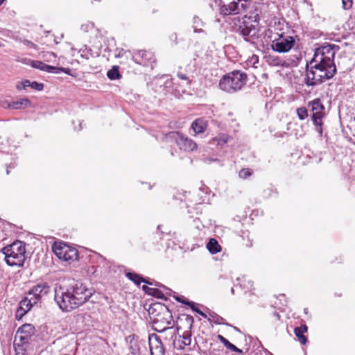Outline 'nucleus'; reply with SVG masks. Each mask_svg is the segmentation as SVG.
I'll return each mask as SVG.
<instances>
[{
    "label": "nucleus",
    "instance_id": "nucleus-25",
    "mask_svg": "<svg viewBox=\"0 0 355 355\" xmlns=\"http://www.w3.org/2000/svg\"><path fill=\"white\" fill-rule=\"evenodd\" d=\"M107 76L110 80L121 78V75L119 73V67L118 66H113L112 69L107 71Z\"/></svg>",
    "mask_w": 355,
    "mask_h": 355
},
{
    "label": "nucleus",
    "instance_id": "nucleus-11",
    "mask_svg": "<svg viewBox=\"0 0 355 355\" xmlns=\"http://www.w3.org/2000/svg\"><path fill=\"white\" fill-rule=\"evenodd\" d=\"M167 140L174 141L181 150L184 151H194L197 149L196 143L191 139L184 136L179 132H171L166 135Z\"/></svg>",
    "mask_w": 355,
    "mask_h": 355
},
{
    "label": "nucleus",
    "instance_id": "nucleus-24",
    "mask_svg": "<svg viewBox=\"0 0 355 355\" xmlns=\"http://www.w3.org/2000/svg\"><path fill=\"white\" fill-rule=\"evenodd\" d=\"M204 25V22L198 17L195 16L193 18V28L195 33H205V31L202 29Z\"/></svg>",
    "mask_w": 355,
    "mask_h": 355
},
{
    "label": "nucleus",
    "instance_id": "nucleus-50",
    "mask_svg": "<svg viewBox=\"0 0 355 355\" xmlns=\"http://www.w3.org/2000/svg\"><path fill=\"white\" fill-rule=\"evenodd\" d=\"M231 292H232V294L234 293V288H232Z\"/></svg>",
    "mask_w": 355,
    "mask_h": 355
},
{
    "label": "nucleus",
    "instance_id": "nucleus-39",
    "mask_svg": "<svg viewBox=\"0 0 355 355\" xmlns=\"http://www.w3.org/2000/svg\"><path fill=\"white\" fill-rule=\"evenodd\" d=\"M177 76H178V77L180 79H182V80H188L187 76L185 74H184V73H181V72H178V73H177Z\"/></svg>",
    "mask_w": 355,
    "mask_h": 355
},
{
    "label": "nucleus",
    "instance_id": "nucleus-9",
    "mask_svg": "<svg viewBox=\"0 0 355 355\" xmlns=\"http://www.w3.org/2000/svg\"><path fill=\"white\" fill-rule=\"evenodd\" d=\"M295 40L293 36L285 33H277L272 40L271 48L278 53L288 52L295 45Z\"/></svg>",
    "mask_w": 355,
    "mask_h": 355
},
{
    "label": "nucleus",
    "instance_id": "nucleus-56",
    "mask_svg": "<svg viewBox=\"0 0 355 355\" xmlns=\"http://www.w3.org/2000/svg\"><path fill=\"white\" fill-rule=\"evenodd\" d=\"M6 173L9 174V171L8 170L6 171Z\"/></svg>",
    "mask_w": 355,
    "mask_h": 355
},
{
    "label": "nucleus",
    "instance_id": "nucleus-48",
    "mask_svg": "<svg viewBox=\"0 0 355 355\" xmlns=\"http://www.w3.org/2000/svg\"><path fill=\"white\" fill-rule=\"evenodd\" d=\"M273 64L278 65L279 64V60H273Z\"/></svg>",
    "mask_w": 355,
    "mask_h": 355
},
{
    "label": "nucleus",
    "instance_id": "nucleus-51",
    "mask_svg": "<svg viewBox=\"0 0 355 355\" xmlns=\"http://www.w3.org/2000/svg\"><path fill=\"white\" fill-rule=\"evenodd\" d=\"M236 281L239 282L238 284H240V279L239 278H237L236 279Z\"/></svg>",
    "mask_w": 355,
    "mask_h": 355
},
{
    "label": "nucleus",
    "instance_id": "nucleus-20",
    "mask_svg": "<svg viewBox=\"0 0 355 355\" xmlns=\"http://www.w3.org/2000/svg\"><path fill=\"white\" fill-rule=\"evenodd\" d=\"M144 309L146 311H170L166 305L157 302H152L150 304L146 303L144 305Z\"/></svg>",
    "mask_w": 355,
    "mask_h": 355
},
{
    "label": "nucleus",
    "instance_id": "nucleus-49",
    "mask_svg": "<svg viewBox=\"0 0 355 355\" xmlns=\"http://www.w3.org/2000/svg\"><path fill=\"white\" fill-rule=\"evenodd\" d=\"M198 55L197 53H195L193 59L196 60V58H198Z\"/></svg>",
    "mask_w": 355,
    "mask_h": 355
},
{
    "label": "nucleus",
    "instance_id": "nucleus-41",
    "mask_svg": "<svg viewBox=\"0 0 355 355\" xmlns=\"http://www.w3.org/2000/svg\"><path fill=\"white\" fill-rule=\"evenodd\" d=\"M273 318L275 320H279L280 319V315L277 312H274Z\"/></svg>",
    "mask_w": 355,
    "mask_h": 355
},
{
    "label": "nucleus",
    "instance_id": "nucleus-28",
    "mask_svg": "<svg viewBox=\"0 0 355 355\" xmlns=\"http://www.w3.org/2000/svg\"><path fill=\"white\" fill-rule=\"evenodd\" d=\"M297 114L300 120H304L308 116V110L305 107H300L297 109Z\"/></svg>",
    "mask_w": 355,
    "mask_h": 355
},
{
    "label": "nucleus",
    "instance_id": "nucleus-21",
    "mask_svg": "<svg viewBox=\"0 0 355 355\" xmlns=\"http://www.w3.org/2000/svg\"><path fill=\"white\" fill-rule=\"evenodd\" d=\"M125 276L135 284L139 285L141 282H144L147 284H151L148 280L144 279L141 276L138 274L133 272H126Z\"/></svg>",
    "mask_w": 355,
    "mask_h": 355
},
{
    "label": "nucleus",
    "instance_id": "nucleus-27",
    "mask_svg": "<svg viewBox=\"0 0 355 355\" xmlns=\"http://www.w3.org/2000/svg\"><path fill=\"white\" fill-rule=\"evenodd\" d=\"M31 66L33 68L38 69H40L41 71H46V72H47V70L49 68L48 64L44 63L42 61H38V60L32 61Z\"/></svg>",
    "mask_w": 355,
    "mask_h": 355
},
{
    "label": "nucleus",
    "instance_id": "nucleus-30",
    "mask_svg": "<svg viewBox=\"0 0 355 355\" xmlns=\"http://www.w3.org/2000/svg\"><path fill=\"white\" fill-rule=\"evenodd\" d=\"M313 122L315 126V130L320 135H322V119H314L313 120Z\"/></svg>",
    "mask_w": 355,
    "mask_h": 355
},
{
    "label": "nucleus",
    "instance_id": "nucleus-45",
    "mask_svg": "<svg viewBox=\"0 0 355 355\" xmlns=\"http://www.w3.org/2000/svg\"><path fill=\"white\" fill-rule=\"evenodd\" d=\"M252 282L251 281H248V286H246V287L249 289H251L252 288Z\"/></svg>",
    "mask_w": 355,
    "mask_h": 355
},
{
    "label": "nucleus",
    "instance_id": "nucleus-44",
    "mask_svg": "<svg viewBox=\"0 0 355 355\" xmlns=\"http://www.w3.org/2000/svg\"><path fill=\"white\" fill-rule=\"evenodd\" d=\"M27 313V312H24V313H21V314H20L19 315L18 314H17V315H16V318H17V320H20V319L24 316V315L25 313Z\"/></svg>",
    "mask_w": 355,
    "mask_h": 355
},
{
    "label": "nucleus",
    "instance_id": "nucleus-1",
    "mask_svg": "<svg viewBox=\"0 0 355 355\" xmlns=\"http://www.w3.org/2000/svg\"><path fill=\"white\" fill-rule=\"evenodd\" d=\"M339 46L327 44L315 49L313 58L307 64L306 76L304 80L307 87H315L332 78L336 73L337 69L334 58Z\"/></svg>",
    "mask_w": 355,
    "mask_h": 355
},
{
    "label": "nucleus",
    "instance_id": "nucleus-16",
    "mask_svg": "<svg viewBox=\"0 0 355 355\" xmlns=\"http://www.w3.org/2000/svg\"><path fill=\"white\" fill-rule=\"evenodd\" d=\"M307 329L308 328L306 324H302L294 329L295 335L297 338L298 341L302 345H305L307 343V338L304 335L307 331Z\"/></svg>",
    "mask_w": 355,
    "mask_h": 355
},
{
    "label": "nucleus",
    "instance_id": "nucleus-42",
    "mask_svg": "<svg viewBox=\"0 0 355 355\" xmlns=\"http://www.w3.org/2000/svg\"><path fill=\"white\" fill-rule=\"evenodd\" d=\"M174 40V42H175V44H178V37H177V35L176 33H173L172 35H171V39Z\"/></svg>",
    "mask_w": 355,
    "mask_h": 355
},
{
    "label": "nucleus",
    "instance_id": "nucleus-6",
    "mask_svg": "<svg viewBox=\"0 0 355 355\" xmlns=\"http://www.w3.org/2000/svg\"><path fill=\"white\" fill-rule=\"evenodd\" d=\"M193 319L191 316H189L187 314H182L181 316L178 317V325H177V332L179 333V331L182 328V325L184 326L186 329L183 332L182 336H180V338H182L180 342V340L178 341H174L173 345L174 347L179 349H183L186 346H189L191 343V329L193 326Z\"/></svg>",
    "mask_w": 355,
    "mask_h": 355
},
{
    "label": "nucleus",
    "instance_id": "nucleus-43",
    "mask_svg": "<svg viewBox=\"0 0 355 355\" xmlns=\"http://www.w3.org/2000/svg\"><path fill=\"white\" fill-rule=\"evenodd\" d=\"M197 313L205 318H208V315L205 312H197Z\"/></svg>",
    "mask_w": 355,
    "mask_h": 355
},
{
    "label": "nucleus",
    "instance_id": "nucleus-13",
    "mask_svg": "<svg viewBox=\"0 0 355 355\" xmlns=\"http://www.w3.org/2000/svg\"><path fill=\"white\" fill-rule=\"evenodd\" d=\"M174 324L175 321L171 312H166L164 316L154 320L153 327L154 329L157 332H164L166 330L172 329Z\"/></svg>",
    "mask_w": 355,
    "mask_h": 355
},
{
    "label": "nucleus",
    "instance_id": "nucleus-55",
    "mask_svg": "<svg viewBox=\"0 0 355 355\" xmlns=\"http://www.w3.org/2000/svg\"><path fill=\"white\" fill-rule=\"evenodd\" d=\"M207 313L209 314V315H211V312H207Z\"/></svg>",
    "mask_w": 355,
    "mask_h": 355
},
{
    "label": "nucleus",
    "instance_id": "nucleus-8",
    "mask_svg": "<svg viewBox=\"0 0 355 355\" xmlns=\"http://www.w3.org/2000/svg\"><path fill=\"white\" fill-rule=\"evenodd\" d=\"M35 329L31 324H24L20 327L15 336L14 345L24 347L31 344L34 340Z\"/></svg>",
    "mask_w": 355,
    "mask_h": 355
},
{
    "label": "nucleus",
    "instance_id": "nucleus-4",
    "mask_svg": "<svg viewBox=\"0 0 355 355\" xmlns=\"http://www.w3.org/2000/svg\"><path fill=\"white\" fill-rule=\"evenodd\" d=\"M248 76L245 72L234 70L222 77L219 82L220 89L232 94L243 88L247 83Z\"/></svg>",
    "mask_w": 355,
    "mask_h": 355
},
{
    "label": "nucleus",
    "instance_id": "nucleus-7",
    "mask_svg": "<svg viewBox=\"0 0 355 355\" xmlns=\"http://www.w3.org/2000/svg\"><path fill=\"white\" fill-rule=\"evenodd\" d=\"M220 7V12L223 15H237L248 8L247 1L216 0Z\"/></svg>",
    "mask_w": 355,
    "mask_h": 355
},
{
    "label": "nucleus",
    "instance_id": "nucleus-22",
    "mask_svg": "<svg viewBox=\"0 0 355 355\" xmlns=\"http://www.w3.org/2000/svg\"><path fill=\"white\" fill-rule=\"evenodd\" d=\"M207 248L211 254H216L221 250V247L215 239H210L207 244Z\"/></svg>",
    "mask_w": 355,
    "mask_h": 355
},
{
    "label": "nucleus",
    "instance_id": "nucleus-15",
    "mask_svg": "<svg viewBox=\"0 0 355 355\" xmlns=\"http://www.w3.org/2000/svg\"><path fill=\"white\" fill-rule=\"evenodd\" d=\"M309 106L311 107L313 112L312 120L322 119L324 116V106L320 98H315L310 101Z\"/></svg>",
    "mask_w": 355,
    "mask_h": 355
},
{
    "label": "nucleus",
    "instance_id": "nucleus-54",
    "mask_svg": "<svg viewBox=\"0 0 355 355\" xmlns=\"http://www.w3.org/2000/svg\"><path fill=\"white\" fill-rule=\"evenodd\" d=\"M133 355H139V354L137 352H134Z\"/></svg>",
    "mask_w": 355,
    "mask_h": 355
},
{
    "label": "nucleus",
    "instance_id": "nucleus-12",
    "mask_svg": "<svg viewBox=\"0 0 355 355\" xmlns=\"http://www.w3.org/2000/svg\"><path fill=\"white\" fill-rule=\"evenodd\" d=\"M53 250L55 255L60 259L64 261H73L77 260L78 258V250L65 243H56L52 247Z\"/></svg>",
    "mask_w": 355,
    "mask_h": 355
},
{
    "label": "nucleus",
    "instance_id": "nucleus-3",
    "mask_svg": "<svg viewBox=\"0 0 355 355\" xmlns=\"http://www.w3.org/2000/svg\"><path fill=\"white\" fill-rule=\"evenodd\" d=\"M50 288L46 283L39 284L34 286L26 294V296L19 303V307L17 311H31L33 308L38 309L41 303L42 297L46 295Z\"/></svg>",
    "mask_w": 355,
    "mask_h": 355
},
{
    "label": "nucleus",
    "instance_id": "nucleus-37",
    "mask_svg": "<svg viewBox=\"0 0 355 355\" xmlns=\"http://www.w3.org/2000/svg\"><path fill=\"white\" fill-rule=\"evenodd\" d=\"M259 62V57L257 55H253L250 60H249V62L253 65H254L256 63Z\"/></svg>",
    "mask_w": 355,
    "mask_h": 355
},
{
    "label": "nucleus",
    "instance_id": "nucleus-52",
    "mask_svg": "<svg viewBox=\"0 0 355 355\" xmlns=\"http://www.w3.org/2000/svg\"><path fill=\"white\" fill-rule=\"evenodd\" d=\"M3 1L4 0H0V5H1Z\"/></svg>",
    "mask_w": 355,
    "mask_h": 355
},
{
    "label": "nucleus",
    "instance_id": "nucleus-19",
    "mask_svg": "<svg viewBox=\"0 0 355 355\" xmlns=\"http://www.w3.org/2000/svg\"><path fill=\"white\" fill-rule=\"evenodd\" d=\"M175 300L179 302L188 305L191 308V311H201L200 309H204V306L202 304H196L192 301H189L182 295L175 297Z\"/></svg>",
    "mask_w": 355,
    "mask_h": 355
},
{
    "label": "nucleus",
    "instance_id": "nucleus-10",
    "mask_svg": "<svg viewBox=\"0 0 355 355\" xmlns=\"http://www.w3.org/2000/svg\"><path fill=\"white\" fill-rule=\"evenodd\" d=\"M233 22L234 31L241 35L246 41L250 42L257 37V29L254 25L245 21H241L236 17L234 19Z\"/></svg>",
    "mask_w": 355,
    "mask_h": 355
},
{
    "label": "nucleus",
    "instance_id": "nucleus-17",
    "mask_svg": "<svg viewBox=\"0 0 355 355\" xmlns=\"http://www.w3.org/2000/svg\"><path fill=\"white\" fill-rule=\"evenodd\" d=\"M207 127V122L202 119H197L191 124V128L196 134L204 132Z\"/></svg>",
    "mask_w": 355,
    "mask_h": 355
},
{
    "label": "nucleus",
    "instance_id": "nucleus-47",
    "mask_svg": "<svg viewBox=\"0 0 355 355\" xmlns=\"http://www.w3.org/2000/svg\"><path fill=\"white\" fill-rule=\"evenodd\" d=\"M155 286H162L163 288H164L165 289H168L166 287H165L164 286H163L162 284L160 283H158L157 282H155Z\"/></svg>",
    "mask_w": 355,
    "mask_h": 355
},
{
    "label": "nucleus",
    "instance_id": "nucleus-35",
    "mask_svg": "<svg viewBox=\"0 0 355 355\" xmlns=\"http://www.w3.org/2000/svg\"><path fill=\"white\" fill-rule=\"evenodd\" d=\"M22 43L25 45L29 46L30 47L37 49V46L35 44L33 43L32 42L28 40H24L22 41Z\"/></svg>",
    "mask_w": 355,
    "mask_h": 355
},
{
    "label": "nucleus",
    "instance_id": "nucleus-2",
    "mask_svg": "<svg viewBox=\"0 0 355 355\" xmlns=\"http://www.w3.org/2000/svg\"><path fill=\"white\" fill-rule=\"evenodd\" d=\"M92 296V293L82 283L73 281L69 288H55V300L62 310L75 309L84 304Z\"/></svg>",
    "mask_w": 355,
    "mask_h": 355
},
{
    "label": "nucleus",
    "instance_id": "nucleus-46",
    "mask_svg": "<svg viewBox=\"0 0 355 355\" xmlns=\"http://www.w3.org/2000/svg\"><path fill=\"white\" fill-rule=\"evenodd\" d=\"M124 53L125 52H124L123 49H121V50L119 51V53H118V55L116 56L117 57H121Z\"/></svg>",
    "mask_w": 355,
    "mask_h": 355
},
{
    "label": "nucleus",
    "instance_id": "nucleus-40",
    "mask_svg": "<svg viewBox=\"0 0 355 355\" xmlns=\"http://www.w3.org/2000/svg\"><path fill=\"white\" fill-rule=\"evenodd\" d=\"M130 349L132 350L131 353H132V355H133L134 352H137L139 354V348H137L136 347H133V346H131L130 347Z\"/></svg>",
    "mask_w": 355,
    "mask_h": 355
},
{
    "label": "nucleus",
    "instance_id": "nucleus-34",
    "mask_svg": "<svg viewBox=\"0 0 355 355\" xmlns=\"http://www.w3.org/2000/svg\"><path fill=\"white\" fill-rule=\"evenodd\" d=\"M343 8L345 10L350 9L352 7V0H342Z\"/></svg>",
    "mask_w": 355,
    "mask_h": 355
},
{
    "label": "nucleus",
    "instance_id": "nucleus-23",
    "mask_svg": "<svg viewBox=\"0 0 355 355\" xmlns=\"http://www.w3.org/2000/svg\"><path fill=\"white\" fill-rule=\"evenodd\" d=\"M218 338L220 342L230 350L232 352H236L238 354H242V350L236 347L234 345L231 343L227 339L224 338L223 336L219 335Z\"/></svg>",
    "mask_w": 355,
    "mask_h": 355
},
{
    "label": "nucleus",
    "instance_id": "nucleus-14",
    "mask_svg": "<svg viewBox=\"0 0 355 355\" xmlns=\"http://www.w3.org/2000/svg\"><path fill=\"white\" fill-rule=\"evenodd\" d=\"M151 355H164L165 349L160 338L156 334H152L148 338Z\"/></svg>",
    "mask_w": 355,
    "mask_h": 355
},
{
    "label": "nucleus",
    "instance_id": "nucleus-53",
    "mask_svg": "<svg viewBox=\"0 0 355 355\" xmlns=\"http://www.w3.org/2000/svg\"><path fill=\"white\" fill-rule=\"evenodd\" d=\"M149 282L151 284L150 285H155V283L154 282Z\"/></svg>",
    "mask_w": 355,
    "mask_h": 355
},
{
    "label": "nucleus",
    "instance_id": "nucleus-38",
    "mask_svg": "<svg viewBox=\"0 0 355 355\" xmlns=\"http://www.w3.org/2000/svg\"><path fill=\"white\" fill-rule=\"evenodd\" d=\"M152 288L150 287H148V286H146V285H144L142 286V290L146 293L148 295V293H150V291H152Z\"/></svg>",
    "mask_w": 355,
    "mask_h": 355
},
{
    "label": "nucleus",
    "instance_id": "nucleus-32",
    "mask_svg": "<svg viewBox=\"0 0 355 355\" xmlns=\"http://www.w3.org/2000/svg\"><path fill=\"white\" fill-rule=\"evenodd\" d=\"M152 291H150L148 293L149 295L155 297L159 299H162L164 297L163 293L159 290L158 288H152Z\"/></svg>",
    "mask_w": 355,
    "mask_h": 355
},
{
    "label": "nucleus",
    "instance_id": "nucleus-33",
    "mask_svg": "<svg viewBox=\"0 0 355 355\" xmlns=\"http://www.w3.org/2000/svg\"><path fill=\"white\" fill-rule=\"evenodd\" d=\"M31 87L37 91H41L44 88V85L42 83H39L36 81H33L31 83Z\"/></svg>",
    "mask_w": 355,
    "mask_h": 355
},
{
    "label": "nucleus",
    "instance_id": "nucleus-31",
    "mask_svg": "<svg viewBox=\"0 0 355 355\" xmlns=\"http://www.w3.org/2000/svg\"><path fill=\"white\" fill-rule=\"evenodd\" d=\"M252 174V171L250 168H243L239 171V175L242 179H246Z\"/></svg>",
    "mask_w": 355,
    "mask_h": 355
},
{
    "label": "nucleus",
    "instance_id": "nucleus-5",
    "mask_svg": "<svg viewBox=\"0 0 355 355\" xmlns=\"http://www.w3.org/2000/svg\"><path fill=\"white\" fill-rule=\"evenodd\" d=\"M1 252L5 255V260L8 266H22L26 259L25 244L17 241L4 247Z\"/></svg>",
    "mask_w": 355,
    "mask_h": 355
},
{
    "label": "nucleus",
    "instance_id": "nucleus-29",
    "mask_svg": "<svg viewBox=\"0 0 355 355\" xmlns=\"http://www.w3.org/2000/svg\"><path fill=\"white\" fill-rule=\"evenodd\" d=\"M31 83L32 82H31L30 80H25L22 82L17 83L16 88L18 90L25 89L28 87H31Z\"/></svg>",
    "mask_w": 355,
    "mask_h": 355
},
{
    "label": "nucleus",
    "instance_id": "nucleus-36",
    "mask_svg": "<svg viewBox=\"0 0 355 355\" xmlns=\"http://www.w3.org/2000/svg\"><path fill=\"white\" fill-rule=\"evenodd\" d=\"M15 347L16 355H27L26 353L24 352L26 350V348L18 347L19 349H17V346H15Z\"/></svg>",
    "mask_w": 355,
    "mask_h": 355
},
{
    "label": "nucleus",
    "instance_id": "nucleus-18",
    "mask_svg": "<svg viewBox=\"0 0 355 355\" xmlns=\"http://www.w3.org/2000/svg\"><path fill=\"white\" fill-rule=\"evenodd\" d=\"M31 105V101L25 98L17 101H13L8 103V107L12 109H24Z\"/></svg>",
    "mask_w": 355,
    "mask_h": 355
},
{
    "label": "nucleus",
    "instance_id": "nucleus-26",
    "mask_svg": "<svg viewBox=\"0 0 355 355\" xmlns=\"http://www.w3.org/2000/svg\"><path fill=\"white\" fill-rule=\"evenodd\" d=\"M47 72L52 73H60V72H64L67 74H69L70 69L68 68H63V67H53L49 65V68L47 70Z\"/></svg>",
    "mask_w": 355,
    "mask_h": 355
}]
</instances>
